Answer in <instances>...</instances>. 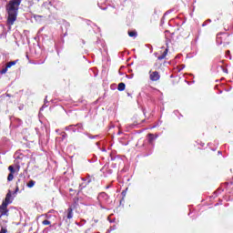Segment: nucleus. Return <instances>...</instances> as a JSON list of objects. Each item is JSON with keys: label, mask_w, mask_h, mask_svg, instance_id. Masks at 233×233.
<instances>
[{"label": "nucleus", "mask_w": 233, "mask_h": 233, "mask_svg": "<svg viewBox=\"0 0 233 233\" xmlns=\"http://www.w3.org/2000/svg\"><path fill=\"white\" fill-rule=\"evenodd\" d=\"M19 5H21V0H11L6 6L8 13L7 25L12 26L17 19V10H19Z\"/></svg>", "instance_id": "obj_1"}, {"label": "nucleus", "mask_w": 233, "mask_h": 233, "mask_svg": "<svg viewBox=\"0 0 233 233\" xmlns=\"http://www.w3.org/2000/svg\"><path fill=\"white\" fill-rule=\"evenodd\" d=\"M6 214H8V205L3 203L0 206V218L1 216H6Z\"/></svg>", "instance_id": "obj_2"}, {"label": "nucleus", "mask_w": 233, "mask_h": 233, "mask_svg": "<svg viewBox=\"0 0 233 233\" xmlns=\"http://www.w3.org/2000/svg\"><path fill=\"white\" fill-rule=\"evenodd\" d=\"M149 77H150V80L151 81H159V73L157 71H155V72H152L150 71L149 72Z\"/></svg>", "instance_id": "obj_3"}, {"label": "nucleus", "mask_w": 233, "mask_h": 233, "mask_svg": "<svg viewBox=\"0 0 233 233\" xmlns=\"http://www.w3.org/2000/svg\"><path fill=\"white\" fill-rule=\"evenodd\" d=\"M5 205H10L12 203V193L10 191L6 194L5 201L3 202Z\"/></svg>", "instance_id": "obj_4"}, {"label": "nucleus", "mask_w": 233, "mask_h": 233, "mask_svg": "<svg viewBox=\"0 0 233 233\" xmlns=\"http://www.w3.org/2000/svg\"><path fill=\"white\" fill-rule=\"evenodd\" d=\"M125 88H126L125 83L118 84L117 90H119V92H123V90H125Z\"/></svg>", "instance_id": "obj_5"}, {"label": "nucleus", "mask_w": 233, "mask_h": 233, "mask_svg": "<svg viewBox=\"0 0 233 233\" xmlns=\"http://www.w3.org/2000/svg\"><path fill=\"white\" fill-rule=\"evenodd\" d=\"M168 54V48H167L164 52V54L160 56H158V59L161 60V59H165V57H167V55Z\"/></svg>", "instance_id": "obj_6"}, {"label": "nucleus", "mask_w": 233, "mask_h": 233, "mask_svg": "<svg viewBox=\"0 0 233 233\" xmlns=\"http://www.w3.org/2000/svg\"><path fill=\"white\" fill-rule=\"evenodd\" d=\"M35 185V181H34V180H30V181L27 183L28 188L34 187Z\"/></svg>", "instance_id": "obj_7"}, {"label": "nucleus", "mask_w": 233, "mask_h": 233, "mask_svg": "<svg viewBox=\"0 0 233 233\" xmlns=\"http://www.w3.org/2000/svg\"><path fill=\"white\" fill-rule=\"evenodd\" d=\"M8 170L10 174H15V169L14 168V166H9Z\"/></svg>", "instance_id": "obj_8"}, {"label": "nucleus", "mask_w": 233, "mask_h": 233, "mask_svg": "<svg viewBox=\"0 0 233 233\" xmlns=\"http://www.w3.org/2000/svg\"><path fill=\"white\" fill-rule=\"evenodd\" d=\"M128 35H129V37H136L137 35V33H136L134 31H130V32H128Z\"/></svg>", "instance_id": "obj_9"}, {"label": "nucleus", "mask_w": 233, "mask_h": 233, "mask_svg": "<svg viewBox=\"0 0 233 233\" xmlns=\"http://www.w3.org/2000/svg\"><path fill=\"white\" fill-rule=\"evenodd\" d=\"M14 180V173H10L7 177V181H13Z\"/></svg>", "instance_id": "obj_10"}, {"label": "nucleus", "mask_w": 233, "mask_h": 233, "mask_svg": "<svg viewBox=\"0 0 233 233\" xmlns=\"http://www.w3.org/2000/svg\"><path fill=\"white\" fill-rule=\"evenodd\" d=\"M67 218H68V219H72V208L68 209Z\"/></svg>", "instance_id": "obj_11"}, {"label": "nucleus", "mask_w": 233, "mask_h": 233, "mask_svg": "<svg viewBox=\"0 0 233 233\" xmlns=\"http://www.w3.org/2000/svg\"><path fill=\"white\" fill-rule=\"evenodd\" d=\"M15 65V62H10L7 64V68H10L11 66H14Z\"/></svg>", "instance_id": "obj_12"}, {"label": "nucleus", "mask_w": 233, "mask_h": 233, "mask_svg": "<svg viewBox=\"0 0 233 233\" xmlns=\"http://www.w3.org/2000/svg\"><path fill=\"white\" fill-rule=\"evenodd\" d=\"M50 224V221H48V220H44L43 221V225H49Z\"/></svg>", "instance_id": "obj_13"}, {"label": "nucleus", "mask_w": 233, "mask_h": 233, "mask_svg": "<svg viewBox=\"0 0 233 233\" xmlns=\"http://www.w3.org/2000/svg\"><path fill=\"white\" fill-rule=\"evenodd\" d=\"M6 232H7L6 228H2V229L0 230V233H6Z\"/></svg>", "instance_id": "obj_14"}, {"label": "nucleus", "mask_w": 233, "mask_h": 233, "mask_svg": "<svg viewBox=\"0 0 233 233\" xmlns=\"http://www.w3.org/2000/svg\"><path fill=\"white\" fill-rule=\"evenodd\" d=\"M6 70H7L6 68L3 69L2 74H6Z\"/></svg>", "instance_id": "obj_15"}, {"label": "nucleus", "mask_w": 233, "mask_h": 233, "mask_svg": "<svg viewBox=\"0 0 233 233\" xmlns=\"http://www.w3.org/2000/svg\"><path fill=\"white\" fill-rule=\"evenodd\" d=\"M19 190V187H16V190H15V192H17Z\"/></svg>", "instance_id": "obj_16"}, {"label": "nucleus", "mask_w": 233, "mask_h": 233, "mask_svg": "<svg viewBox=\"0 0 233 233\" xmlns=\"http://www.w3.org/2000/svg\"><path fill=\"white\" fill-rule=\"evenodd\" d=\"M17 172H19V167H18V169H17Z\"/></svg>", "instance_id": "obj_17"}]
</instances>
